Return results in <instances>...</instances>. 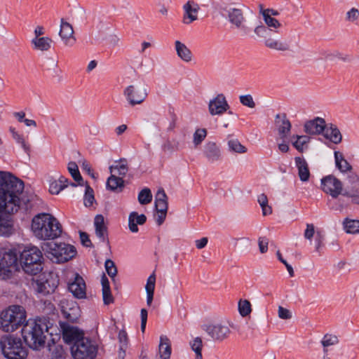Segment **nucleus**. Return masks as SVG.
I'll use <instances>...</instances> for the list:
<instances>
[{"instance_id":"obj_1","label":"nucleus","mask_w":359,"mask_h":359,"mask_svg":"<svg viewBox=\"0 0 359 359\" xmlns=\"http://www.w3.org/2000/svg\"><path fill=\"white\" fill-rule=\"evenodd\" d=\"M24 183L12 173L0 171V236L8 237L14 231L11 215L21 205Z\"/></svg>"},{"instance_id":"obj_2","label":"nucleus","mask_w":359,"mask_h":359,"mask_svg":"<svg viewBox=\"0 0 359 359\" xmlns=\"http://www.w3.org/2000/svg\"><path fill=\"white\" fill-rule=\"evenodd\" d=\"M32 231L38 239L43 241L57 238L62 232L60 223L48 213H39L33 217Z\"/></svg>"},{"instance_id":"obj_3","label":"nucleus","mask_w":359,"mask_h":359,"mask_svg":"<svg viewBox=\"0 0 359 359\" xmlns=\"http://www.w3.org/2000/svg\"><path fill=\"white\" fill-rule=\"evenodd\" d=\"M45 331H48L45 318L29 319L23 325L22 336L29 347L34 350H39L45 344Z\"/></svg>"},{"instance_id":"obj_4","label":"nucleus","mask_w":359,"mask_h":359,"mask_svg":"<svg viewBox=\"0 0 359 359\" xmlns=\"http://www.w3.org/2000/svg\"><path fill=\"white\" fill-rule=\"evenodd\" d=\"M26 320V311L19 305H13L1 311L0 329L5 332H13L18 329Z\"/></svg>"},{"instance_id":"obj_5","label":"nucleus","mask_w":359,"mask_h":359,"mask_svg":"<svg viewBox=\"0 0 359 359\" xmlns=\"http://www.w3.org/2000/svg\"><path fill=\"white\" fill-rule=\"evenodd\" d=\"M20 263L25 273L36 275L43 269L42 252L36 246L25 248L20 253Z\"/></svg>"},{"instance_id":"obj_6","label":"nucleus","mask_w":359,"mask_h":359,"mask_svg":"<svg viewBox=\"0 0 359 359\" xmlns=\"http://www.w3.org/2000/svg\"><path fill=\"white\" fill-rule=\"evenodd\" d=\"M245 6L243 4H225L221 8L222 15L227 19L229 22L238 29L243 36H247L250 32V28L245 24V18L243 8Z\"/></svg>"},{"instance_id":"obj_7","label":"nucleus","mask_w":359,"mask_h":359,"mask_svg":"<svg viewBox=\"0 0 359 359\" xmlns=\"http://www.w3.org/2000/svg\"><path fill=\"white\" fill-rule=\"evenodd\" d=\"M47 257L53 262L62 263L72 259L76 254L73 245L65 243L48 242L42 246Z\"/></svg>"},{"instance_id":"obj_8","label":"nucleus","mask_w":359,"mask_h":359,"mask_svg":"<svg viewBox=\"0 0 359 359\" xmlns=\"http://www.w3.org/2000/svg\"><path fill=\"white\" fill-rule=\"evenodd\" d=\"M0 346L4 355L7 359H25L27 351L20 339L11 335L1 337Z\"/></svg>"},{"instance_id":"obj_9","label":"nucleus","mask_w":359,"mask_h":359,"mask_svg":"<svg viewBox=\"0 0 359 359\" xmlns=\"http://www.w3.org/2000/svg\"><path fill=\"white\" fill-rule=\"evenodd\" d=\"M275 126L278 130L277 144L278 149L283 153H286L290 150V145L292 139L290 135L291 123L287 118L285 114H279L275 118Z\"/></svg>"},{"instance_id":"obj_10","label":"nucleus","mask_w":359,"mask_h":359,"mask_svg":"<svg viewBox=\"0 0 359 359\" xmlns=\"http://www.w3.org/2000/svg\"><path fill=\"white\" fill-rule=\"evenodd\" d=\"M18 255L15 250H0V280L12 278L17 270Z\"/></svg>"},{"instance_id":"obj_11","label":"nucleus","mask_w":359,"mask_h":359,"mask_svg":"<svg viewBox=\"0 0 359 359\" xmlns=\"http://www.w3.org/2000/svg\"><path fill=\"white\" fill-rule=\"evenodd\" d=\"M231 327H233L232 323H230L229 321H221L204 325L203 330L213 340L222 341L230 335Z\"/></svg>"},{"instance_id":"obj_12","label":"nucleus","mask_w":359,"mask_h":359,"mask_svg":"<svg viewBox=\"0 0 359 359\" xmlns=\"http://www.w3.org/2000/svg\"><path fill=\"white\" fill-rule=\"evenodd\" d=\"M71 349L74 359H93L97 353L96 347L86 337L76 342Z\"/></svg>"},{"instance_id":"obj_13","label":"nucleus","mask_w":359,"mask_h":359,"mask_svg":"<svg viewBox=\"0 0 359 359\" xmlns=\"http://www.w3.org/2000/svg\"><path fill=\"white\" fill-rule=\"evenodd\" d=\"M59 285V278L54 273H43L36 280L35 290L43 296L55 292Z\"/></svg>"},{"instance_id":"obj_14","label":"nucleus","mask_w":359,"mask_h":359,"mask_svg":"<svg viewBox=\"0 0 359 359\" xmlns=\"http://www.w3.org/2000/svg\"><path fill=\"white\" fill-rule=\"evenodd\" d=\"M266 25H259L254 29L255 34L262 38H267L270 36L272 32L278 33V29L281 27V24L276 18L266 15L263 18Z\"/></svg>"},{"instance_id":"obj_15","label":"nucleus","mask_w":359,"mask_h":359,"mask_svg":"<svg viewBox=\"0 0 359 359\" xmlns=\"http://www.w3.org/2000/svg\"><path fill=\"white\" fill-rule=\"evenodd\" d=\"M326 121L325 118L316 116L312 119L306 120L303 124L304 133L309 135L311 137L314 135H321L326 129Z\"/></svg>"},{"instance_id":"obj_16","label":"nucleus","mask_w":359,"mask_h":359,"mask_svg":"<svg viewBox=\"0 0 359 359\" xmlns=\"http://www.w3.org/2000/svg\"><path fill=\"white\" fill-rule=\"evenodd\" d=\"M322 189L333 198H337L342 191L341 182L333 175H328L321 180Z\"/></svg>"},{"instance_id":"obj_17","label":"nucleus","mask_w":359,"mask_h":359,"mask_svg":"<svg viewBox=\"0 0 359 359\" xmlns=\"http://www.w3.org/2000/svg\"><path fill=\"white\" fill-rule=\"evenodd\" d=\"M60 325L62 332V338L65 343L75 344L76 342L84 337L83 332L78 327L65 322L60 323Z\"/></svg>"},{"instance_id":"obj_18","label":"nucleus","mask_w":359,"mask_h":359,"mask_svg":"<svg viewBox=\"0 0 359 359\" xmlns=\"http://www.w3.org/2000/svg\"><path fill=\"white\" fill-rule=\"evenodd\" d=\"M203 154L208 162L211 164L217 163L223 158L221 149L215 142H206L203 146Z\"/></svg>"},{"instance_id":"obj_19","label":"nucleus","mask_w":359,"mask_h":359,"mask_svg":"<svg viewBox=\"0 0 359 359\" xmlns=\"http://www.w3.org/2000/svg\"><path fill=\"white\" fill-rule=\"evenodd\" d=\"M229 109V105L223 94H218L208 103V111L212 116L222 115Z\"/></svg>"},{"instance_id":"obj_20","label":"nucleus","mask_w":359,"mask_h":359,"mask_svg":"<svg viewBox=\"0 0 359 359\" xmlns=\"http://www.w3.org/2000/svg\"><path fill=\"white\" fill-rule=\"evenodd\" d=\"M124 95L128 102L134 106L141 104L147 97V93L145 89L137 88L130 85L124 90Z\"/></svg>"},{"instance_id":"obj_21","label":"nucleus","mask_w":359,"mask_h":359,"mask_svg":"<svg viewBox=\"0 0 359 359\" xmlns=\"http://www.w3.org/2000/svg\"><path fill=\"white\" fill-rule=\"evenodd\" d=\"M59 36L63 43L67 46H72L76 42L72 25L66 22L63 18L60 20Z\"/></svg>"},{"instance_id":"obj_22","label":"nucleus","mask_w":359,"mask_h":359,"mask_svg":"<svg viewBox=\"0 0 359 359\" xmlns=\"http://www.w3.org/2000/svg\"><path fill=\"white\" fill-rule=\"evenodd\" d=\"M68 289L74 297L77 299H84L86 297L85 281L78 273L75 274L74 280L69 283Z\"/></svg>"},{"instance_id":"obj_23","label":"nucleus","mask_w":359,"mask_h":359,"mask_svg":"<svg viewBox=\"0 0 359 359\" xmlns=\"http://www.w3.org/2000/svg\"><path fill=\"white\" fill-rule=\"evenodd\" d=\"M199 6L194 1H189L183 6L184 15L182 22L189 25L198 19Z\"/></svg>"},{"instance_id":"obj_24","label":"nucleus","mask_w":359,"mask_h":359,"mask_svg":"<svg viewBox=\"0 0 359 359\" xmlns=\"http://www.w3.org/2000/svg\"><path fill=\"white\" fill-rule=\"evenodd\" d=\"M61 311L64 316L70 322H76L79 317V307L75 302L69 304L68 301L62 299L60 302Z\"/></svg>"},{"instance_id":"obj_25","label":"nucleus","mask_w":359,"mask_h":359,"mask_svg":"<svg viewBox=\"0 0 359 359\" xmlns=\"http://www.w3.org/2000/svg\"><path fill=\"white\" fill-rule=\"evenodd\" d=\"M321 135L334 144H339L342 141V135L339 129L333 123H327L326 129Z\"/></svg>"},{"instance_id":"obj_26","label":"nucleus","mask_w":359,"mask_h":359,"mask_svg":"<svg viewBox=\"0 0 359 359\" xmlns=\"http://www.w3.org/2000/svg\"><path fill=\"white\" fill-rule=\"evenodd\" d=\"M311 137L306 133L293 135V148L299 153H304L309 149Z\"/></svg>"},{"instance_id":"obj_27","label":"nucleus","mask_w":359,"mask_h":359,"mask_svg":"<svg viewBox=\"0 0 359 359\" xmlns=\"http://www.w3.org/2000/svg\"><path fill=\"white\" fill-rule=\"evenodd\" d=\"M294 162L300 180L303 182H308L311 174L306 159L304 157L297 156L294 158Z\"/></svg>"},{"instance_id":"obj_28","label":"nucleus","mask_w":359,"mask_h":359,"mask_svg":"<svg viewBox=\"0 0 359 359\" xmlns=\"http://www.w3.org/2000/svg\"><path fill=\"white\" fill-rule=\"evenodd\" d=\"M95 234L102 242L107 238V227L104 223V218L102 215H97L94 219Z\"/></svg>"},{"instance_id":"obj_29","label":"nucleus","mask_w":359,"mask_h":359,"mask_svg":"<svg viewBox=\"0 0 359 359\" xmlns=\"http://www.w3.org/2000/svg\"><path fill=\"white\" fill-rule=\"evenodd\" d=\"M52 43V39L48 36L34 37L31 41L33 48L42 52L48 51Z\"/></svg>"},{"instance_id":"obj_30","label":"nucleus","mask_w":359,"mask_h":359,"mask_svg":"<svg viewBox=\"0 0 359 359\" xmlns=\"http://www.w3.org/2000/svg\"><path fill=\"white\" fill-rule=\"evenodd\" d=\"M175 48L177 55L182 61L185 62H189L192 60V53L184 43H182L180 41L177 40L175 41Z\"/></svg>"},{"instance_id":"obj_31","label":"nucleus","mask_w":359,"mask_h":359,"mask_svg":"<svg viewBox=\"0 0 359 359\" xmlns=\"http://www.w3.org/2000/svg\"><path fill=\"white\" fill-rule=\"evenodd\" d=\"M69 184L67 178L60 176L58 180H53L49 186V191L52 194H58L62 190ZM72 187H76L74 183H70Z\"/></svg>"},{"instance_id":"obj_32","label":"nucleus","mask_w":359,"mask_h":359,"mask_svg":"<svg viewBox=\"0 0 359 359\" xmlns=\"http://www.w3.org/2000/svg\"><path fill=\"white\" fill-rule=\"evenodd\" d=\"M147 217L144 214L138 215L136 212H132L128 217V226L130 231H138L137 224L142 225L146 222Z\"/></svg>"},{"instance_id":"obj_33","label":"nucleus","mask_w":359,"mask_h":359,"mask_svg":"<svg viewBox=\"0 0 359 359\" xmlns=\"http://www.w3.org/2000/svg\"><path fill=\"white\" fill-rule=\"evenodd\" d=\"M158 354L161 359H169L171 355V344L170 339L165 335L160 337Z\"/></svg>"},{"instance_id":"obj_34","label":"nucleus","mask_w":359,"mask_h":359,"mask_svg":"<svg viewBox=\"0 0 359 359\" xmlns=\"http://www.w3.org/2000/svg\"><path fill=\"white\" fill-rule=\"evenodd\" d=\"M264 39V45L269 48L280 51H285L290 49V43L288 41L276 40L269 36Z\"/></svg>"},{"instance_id":"obj_35","label":"nucleus","mask_w":359,"mask_h":359,"mask_svg":"<svg viewBox=\"0 0 359 359\" xmlns=\"http://www.w3.org/2000/svg\"><path fill=\"white\" fill-rule=\"evenodd\" d=\"M109 169L111 174L123 177L128 171V161L126 158H121L120 160L115 161L114 165L109 166Z\"/></svg>"},{"instance_id":"obj_36","label":"nucleus","mask_w":359,"mask_h":359,"mask_svg":"<svg viewBox=\"0 0 359 359\" xmlns=\"http://www.w3.org/2000/svg\"><path fill=\"white\" fill-rule=\"evenodd\" d=\"M334 155L335 165L341 172L346 173L352 170L351 165L344 158L342 153L335 151Z\"/></svg>"},{"instance_id":"obj_37","label":"nucleus","mask_w":359,"mask_h":359,"mask_svg":"<svg viewBox=\"0 0 359 359\" xmlns=\"http://www.w3.org/2000/svg\"><path fill=\"white\" fill-rule=\"evenodd\" d=\"M102 292L103 302L105 305H108L114 302V297L111 294L109 282L105 274H103L101 278Z\"/></svg>"},{"instance_id":"obj_38","label":"nucleus","mask_w":359,"mask_h":359,"mask_svg":"<svg viewBox=\"0 0 359 359\" xmlns=\"http://www.w3.org/2000/svg\"><path fill=\"white\" fill-rule=\"evenodd\" d=\"M168 197L163 189H159L155 196L156 211H168Z\"/></svg>"},{"instance_id":"obj_39","label":"nucleus","mask_w":359,"mask_h":359,"mask_svg":"<svg viewBox=\"0 0 359 359\" xmlns=\"http://www.w3.org/2000/svg\"><path fill=\"white\" fill-rule=\"evenodd\" d=\"M156 284V275L153 272L147 278V283L145 285V290L147 292V304L150 306L152 304Z\"/></svg>"},{"instance_id":"obj_40","label":"nucleus","mask_w":359,"mask_h":359,"mask_svg":"<svg viewBox=\"0 0 359 359\" xmlns=\"http://www.w3.org/2000/svg\"><path fill=\"white\" fill-rule=\"evenodd\" d=\"M124 187V181L122 177H119L114 174H111L107 179V188L113 191H121Z\"/></svg>"},{"instance_id":"obj_41","label":"nucleus","mask_w":359,"mask_h":359,"mask_svg":"<svg viewBox=\"0 0 359 359\" xmlns=\"http://www.w3.org/2000/svg\"><path fill=\"white\" fill-rule=\"evenodd\" d=\"M257 200L262 208L263 216H267L272 214V207L269 204V199L265 194H259Z\"/></svg>"},{"instance_id":"obj_42","label":"nucleus","mask_w":359,"mask_h":359,"mask_svg":"<svg viewBox=\"0 0 359 359\" xmlns=\"http://www.w3.org/2000/svg\"><path fill=\"white\" fill-rule=\"evenodd\" d=\"M189 346L191 350L196 354L195 359H203L202 356V348H203V341L202 339L199 337H196L189 341Z\"/></svg>"},{"instance_id":"obj_43","label":"nucleus","mask_w":359,"mask_h":359,"mask_svg":"<svg viewBox=\"0 0 359 359\" xmlns=\"http://www.w3.org/2000/svg\"><path fill=\"white\" fill-rule=\"evenodd\" d=\"M229 150L237 154H245L247 152V148L241 144L237 139H231L227 142Z\"/></svg>"},{"instance_id":"obj_44","label":"nucleus","mask_w":359,"mask_h":359,"mask_svg":"<svg viewBox=\"0 0 359 359\" xmlns=\"http://www.w3.org/2000/svg\"><path fill=\"white\" fill-rule=\"evenodd\" d=\"M343 225L344 230L348 233H359V220L346 219Z\"/></svg>"},{"instance_id":"obj_45","label":"nucleus","mask_w":359,"mask_h":359,"mask_svg":"<svg viewBox=\"0 0 359 359\" xmlns=\"http://www.w3.org/2000/svg\"><path fill=\"white\" fill-rule=\"evenodd\" d=\"M9 131L12 135L13 138L15 141L21 145L22 148L26 151L28 152L29 151V145L27 144L24 139L22 135L20 134L18 132L15 130V128L13 127L9 128Z\"/></svg>"},{"instance_id":"obj_46","label":"nucleus","mask_w":359,"mask_h":359,"mask_svg":"<svg viewBox=\"0 0 359 359\" xmlns=\"http://www.w3.org/2000/svg\"><path fill=\"white\" fill-rule=\"evenodd\" d=\"M338 343V337L336 335L331 334H325L323 339L321 340V344L323 346V350H328V346L336 345Z\"/></svg>"},{"instance_id":"obj_47","label":"nucleus","mask_w":359,"mask_h":359,"mask_svg":"<svg viewBox=\"0 0 359 359\" xmlns=\"http://www.w3.org/2000/svg\"><path fill=\"white\" fill-rule=\"evenodd\" d=\"M152 200L151 190L148 188L143 189L138 194V201L142 205L149 203Z\"/></svg>"},{"instance_id":"obj_48","label":"nucleus","mask_w":359,"mask_h":359,"mask_svg":"<svg viewBox=\"0 0 359 359\" xmlns=\"http://www.w3.org/2000/svg\"><path fill=\"white\" fill-rule=\"evenodd\" d=\"M67 169L76 182H79L82 181V177L79 172L78 165L75 162H69L67 165Z\"/></svg>"},{"instance_id":"obj_49","label":"nucleus","mask_w":359,"mask_h":359,"mask_svg":"<svg viewBox=\"0 0 359 359\" xmlns=\"http://www.w3.org/2000/svg\"><path fill=\"white\" fill-rule=\"evenodd\" d=\"M238 311L243 317L249 315L252 311L250 302L247 299H241L238 302Z\"/></svg>"},{"instance_id":"obj_50","label":"nucleus","mask_w":359,"mask_h":359,"mask_svg":"<svg viewBox=\"0 0 359 359\" xmlns=\"http://www.w3.org/2000/svg\"><path fill=\"white\" fill-rule=\"evenodd\" d=\"M207 135V131L205 128H198L194 133V144L195 146L199 145Z\"/></svg>"},{"instance_id":"obj_51","label":"nucleus","mask_w":359,"mask_h":359,"mask_svg":"<svg viewBox=\"0 0 359 359\" xmlns=\"http://www.w3.org/2000/svg\"><path fill=\"white\" fill-rule=\"evenodd\" d=\"M83 201L86 207L92 205L94 201L93 190L88 184L86 186Z\"/></svg>"},{"instance_id":"obj_52","label":"nucleus","mask_w":359,"mask_h":359,"mask_svg":"<svg viewBox=\"0 0 359 359\" xmlns=\"http://www.w3.org/2000/svg\"><path fill=\"white\" fill-rule=\"evenodd\" d=\"M104 267L107 274L111 278H114L117 274V269L114 262L112 260L108 259L105 261Z\"/></svg>"},{"instance_id":"obj_53","label":"nucleus","mask_w":359,"mask_h":359,"mask_svg":"<svg viewBox=\"0 0 359 359\" xmlns=\"http://www.w3.org/2000/svg\"><path fill=\"white\" fill-rule=\"evenodd\" d=\"M241 103L245 107L253 109L255 107V102L251 95H243L239 97Z\"/></svg>"},{"instance_id":"obj_54","label":"nucleus","mask_w":359,"mask_h":359,"mask_svg":"<svg viewBox=\"0 0 359 359\" xmlns=\"http://www.w3.org/2000/svg\"><path fill=\"white\" fill-rule=\"evenodd\" d=\"M65 352L62 346L57 345L52 350V359H65Z\"/></svg>"},{"instance_id":"obj_55","label":"nucleus","mask_w":359,"mask_h":359,"mask_svg":"<svg viewBox=\"0 0 359 359\" xmlns=\"http://www.w3.org/2000/svg\"><path fill=\"white\" fill-rule=\"evenodd\" d=\"M324 240V235L320 232L317 231L315 238H314V245L315 249L317 252H320V250L323 247V242Z\"/></svg>"},{"instance_id":"obj_56","label":"nucleus","mask_w":359,"mask_h":359,"mask_svg":"<svg viewBox=\"0 0 359 359\" xmlns=\"http://www.w3.org/2000/svg\"><path fill=\"white\" fill-rule=\"evenodd\" d=\"M359 18V11L357 8H352L346 13V20L348 22H355Z\"/></svg>"},{"instance_id":"obj_57","label":"nucleus","mask_w":359,"mask_h":359,"mask_svg":"<svg viewBox=\"0 0 359 359\" xmlns=\"http://www.w3.org/2000/svg\"><path fill=\"white\" fill-rule=\"evenodd\" d=\"M269 240L266 237H260L258 245L261 253H265L268 250Z\"/></svg>"},{"instance_id":"obj_58","label":"nucleus","mask_w":359,"mask_h":359,"mask_svg":"<svg viewBox=\"0 0 359 359\" xmlns=\"http://www.w3.org/2000/svg\"><path fill=\"white\" fill-rule=\"evenodd\" d=\"M344 196L353 198V201L359 204V190H351L350 191H345L342 194Z\"/></svg>"},{"instance_id":"obj_59","label":"nucleus","mask_w":359,"mask_h":359,"mask_svg":"<svg viewBox=\"0 0 359 359\" xmlns=\"http://www.w3.org/2000/svg\"><path fill=\"white\" fill-rule=\"evenodd\" d=\"M148 312L147 309H142L140 311V317H141V331L144 332L147 321Z\"/></svg>"},{"instance_id":"obj_60","label":"nucleus","mask_w":359,"mask_h":359,"mask_svg":"<svg viewBox=\"0 0 359 359\" xmlns=\"http://www.w3.org/2000/svg\"><path fill=\"white\" fill-rule=\"evenodd\" d=\"M316 233L313 224H308L304 231V237L306 239L311 240L313 236L315 237Z\"/></svg>"},{"instance_id":"obj_61","label":"nucleus","mask_w":359,"mask_h":359,"mask_svg":"<svg viewBox=\"0 0 359 359\" xmlns=\"http://www.w3.org/2000/svg\"><path fill=\"white\" fill-rule=\"evenodd\" d=\"M278 317L282 319L290 318L291 316L290 310L280 306L278 307Z\"/></svg>"},{"instance_id":"obj_62","label":"nucleus","mask_w":359,"mask_h":359,"mask_svg":"<svg viewBox=\"0 0 359 359\" xmlns=\"http://www.w3.org/2000/svg\"><path fill=\"white\" fill-rule=\"evenodd\" d=\"M80 239L82 245L86 247H90L92 243L88 235L85 232H80Z\"/></svg>"},{"instance_id":"obj_63","label":"nucleus","mask_w":359,"mask_h":359,"mask_svg":"<svg viewBox=\"0 0 359 359\" xmlns=\"http://www.w3.org/2000/svg\"><path fill=\"white\" fill-rule=\"evenodd\" d=\"M157 216L156 217V222L158 226L161 225L166 217L167 211H156Z\"/></svg>"},{"instance_id":"obj_64","label":"nucleus","mask_w":359,"mask_h":359,"mask_svg":"<svg viewBox=\"0 0 359 359\" xmlns=\"http://www.w3.org/2000/svg\"><path fill=\"white\" fill-rule=\"evenodd\" d=\"M163 148V150L164 151H169V152H171L174 149H176L177 150L178 149V144H175V147H173L172 143L170 141H167L166 142H165L162 147Z\"/></svg>"}]
</instances>
